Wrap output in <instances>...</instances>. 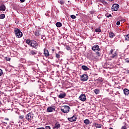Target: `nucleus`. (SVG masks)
Instances as JSON below:
<instances>
[{
  "instance_id": "7",
  "label": "nucleus",
  "mask_w": 129,
  "mask_h": 129,
  "mask_svg": "<svg viewBox=\"0 0 129 129\" xmlns=\"http://www.w3.org/2000/svg\"><path fill=\"white\" fill-rule=\"evenodd\" d=\"M88 80V76L86 74H84L81 76V81H87Z\"/></svg>"
},
{
  "instance_id": "14",
  "label": "nucleus",
  "mask_w": 129,
  "mask_h": 129,
  "mask_svg": "<svg viewBox=\"0 0 129 129\" xmlns=\"http://www.w3.org/2000/svg\"><path fill=\"white\" fill-rule=\"evenodd\" d=\"M123 93H124V94H125V95H128V94H129V90L128 89L125 88L123 90Z\"/></svg>"
},
{
  "instance_id": "21",
  "label": "nucleus",
  "mask_w": 129,
  "mask_h": 129,
  "mask_svg": "<svg viewBox=\"0 0 129 129\" xmlns=\"http://www.w3.org/2000/svg\"><path fill=\"white\" fill-rule=\"evenodd\" d=\"M56 26L57 28H60V27H62V23H61V22H57Z\"/></svg>"
},
{
  "instance_id": "28",
  "label": "nucleus",
  "mask_w": 129,
  "mask_h": 129,
  "mask_svg": "<svg viewBox=\"0 0 129 129\" xmlns=\"http://www.w3.org/2000/svg\"><path fill=\"white\" fill-rule=\"evenodd\" d=\"M94 92L96 94H99V90L95 89Z\"/></svg>"
},
{
  "instance_id": "47",
  "label": "nucleus",
  "mask_w": 129,
  "mask_h": 129,
  "mask_svg": "<svg viewBox=\"0 0 129 129\" xmlns=\"http://www.w3.org/2000/svg\"><path fill=\"white\" fill-rule=\"evenodd\" d=\"M52 50L54 51V49H52Z\"/></svg>"
},
{
  "instance_id": "8",
  "label": "nucleus",
  "mask_w": 129,
  "mask_h": 129,
  "mask_svg": "<svg viewBox=\"0 0 129 129\" xmlns=\"http://www.w3.org/2000/svg\"><path fill=\"white\" fill-rule=\"evenodd\" d=\"M79 100L85 101L86 100V96L84 94H82L79 97Z\"/></svg>"
},
{
  "instance_id": "38",
  "label": "nucleus",
  "mask_w": 129,
  "mask_h": 129,
  "mask_svg": "<svg viewBox=\"0 0 129 129\" xmlns=\"http://www.w3.org/2000/svg\"><path fill=\"white\" fill-rule=\"evenodd\" d=\"M7 61H11V58L10 57H6Z\"/></svg>"
},
{
  "instance_id": "15",
  "label": "nucleus",
  "mask_w": 129,
  "mask_h": 129,
  "mask_svg": "<svg viewBox=\"0 0 129 129\" xmlns=\"http://www.w3.org/2000/svg\"><path fill=\"white\" fill-rule=\"evenodd\" d=\"M93 125H94V126H95L96 127H97L98 128H100L101 127V124H98L96 122L93 123Z\"/></svg>"
},
{
  "instance_id": "43",
  "label": "nucleus",
  "mask_w": 129,
  "mask_h": 129,
  "mask_svg": "<svg viewBox=\"0 0 129 129\" xmlns=\"http://www.w3.org/2000/svg\"><path fill=\"white\" fill-rule=\"evenodd\" d=\"M25 0H20L21 3H24L25 2Z\"/></svg>"
},
{
  "instance_id": "44",
  "label": "nucleus",
  "mask_w": 129,
  "mask_h": 129,
  "mask_svg": "<svg viewBox=\"0 0 129 129\" xmlns=\"http://www.w3.org/2000/svg\"><path fill=\"white\" fill-rule=\"evenodd\" d=\"M5 120H9V118H5Z\"/></svg>"
},
{
  "instance_id": "39",
  "label": "nucleus",
  "mask_w": 129,
  "mask_h": 129,
  "mask_svg": "<svg viewBox=\"0 0 129 129\" xmlns=\"http://www.w3.org/2000/svg\"><path fill=\"white\" fill-rule=\"evenodd\" d=\"M127 127H126V126L125 125H124V126H122L121 128V129H126Z\"/></svg>"
},
{
  "instance_id": "40",
  "label": "nucleus",
  "mask_w": 129,
  "mask_h": 129,
  "mask_svg": "<svg viewBox=\"0 0 129 129\" xmlns=\"http://www.w3.org/2000/svg\"><path fill=\"white\" fill-rule=\"evenodd\" d=\"M45 129H51V127L50 126H46Z\"/></svg>"
},
{
  "instance_id": "3",
  "label": "nucleus",
  "mask_w": 129,
  "mask_h": 129,
  "mask_svg": "<svg viewBox=\"0 0 129 129\" xmlns=\"http://www.w3.org/2000/svg\"><path fill=\"white\" fill-rule=\"evenodd\" d=\"M109 55L110 58H112V59H114V58H117V52L115 51V50L111 49Z\"/></svg>"
},
{
  "instance_id": "11",
  "label": "nucleus",
  "mask_w": 129,
  "mask_h": 129,
  "mask_svg": "<svg viewBox=\"0 0 129 129\" xmlns=\"http://www.w3.org/2000/svg\"><path fill=\"white\" fill-rule=\"evenodd\" d=\"M44 55L45 57H49L50 56V54L49 53V51L46 48L44 49Z\"/></svg>"
},
{
  "instance_id": "29",
  "label": "nucleus",
  "mask_w": 129,
  "mask_h": 129,
  "mask_svg": "<svg viewBox=\"0 0 129 129\" xmlns=\"http://www.w3.org/2000/svg\"><path fill=\"white\" fill-rule=\"evenodd\" d=\"M24 115H21L19 116V118L20 119H22L23 121H25V120L24 119Z\"/></svg>"
},
{
  "instance_id": "46",
  "label": "nucleus",
  "mask_w": 129,
  "mask_h": 129,
  "mask_svg": "<svg viewBox=\"0 0 129 129\" xmlns=\"http://www.w3.org/2000/svg\"><path fill=\"white\" fill-rule=\"evenodd\" d=\"M4 123H6V124H7L8 123L7 122H3Z\"/></svg>"
},
{
  "instance_id": "16",
  "label": "nucleus",
  "mask_w": 129,
  "mask_h": 129,
  "mask_svg": "<svg viewBox=\"0 0 129 129\" xmlns=\"http://www.w3.org/2000/svg\"><path fill=\"white\" fill-rule=\"evenodd\" d=\"M37 53H38V52L36 50H31L29 53V55H36L37 54Z\"/></svg>"
},
{
  "instance_id": "6",
  "label": "nucleus",
  "mask_w": 129,
  "mask_h": 129,
  "mask_svg": "<svg viewBox=\"0 0 129 129\" xmlns=\"http://www.w3.org/2000/svg\"><path fill=\"white\" fill-rule=\"evenodd\" d=\"M92 50L94 51V52H97L98 51H100V48H99V46L98 45H95L92 46Z\"/></svg>"
},
{
  "instance_id": "12",
  "label": "nucleus",
  "mask_w": 129,
  "mask_h": 129,
  "mask_svg": "<svg viewBox=\"0 0 129 129\" xmlns=\"http://www.w3.org/2000/svg\"><path fill=\"white\" fill-rule=\"evenodd\" d=\"M53 110H55V107L54 106L47 108V112H52Z\"/></svg>"
},
{
  "instance_id": "45",
  "label": "nucleus",
  "mask_w": 129,
  "mask_h": 129,
  "mask_svg": "<svg viewBox=\"0 0 129 129\" xmlns=\"http://www.w3.org/2000/svg\"><path fill=\"white\" fill-rule=\"evenodd\" d=\"M109 2H112L113 0H108Z\"/></svg>"
},
{
  "instance_id": "23",
  "label": "nucleus",
  "mask_w": 129,
  "mask_h": 129,
  "mask_svg": "<svg viewBox=\"0 0 129 129\" xmlns=\"http://www.w3.org/2000/svg\"><path fill=\"white\" fill-rule=\"evenodd\" d=\"M114 33H113V32H109V37L110 38H113V37H114Z\"/></svg>"
},
{
  "instance_id": "24",
  "label": "nucleus",
  "mask_w": 129,
  "mask_h": 129,
  "mask_svg": "<svg viewBox=\"0 0 129 129\" xmlns=\"http://www.w3.org/2000/svg\"><path fill=\"white\" fill-rule=\"evenodd\" d=\"M5 18H6V15H5V14H1L0 15V19H5Z\"/></svg>"
},
{
  "instance_id": "1",
  "label": "nucleus",
  "mask_w": 129,
  "mask_h": 129,
  "mask_svg": "<svg viewBox=\"0 0 129 129\" xmlns=\"http://www.w3.org/2000/svg\"><path fill=\"white\" fill-rule=\"evenodd\" d=\"M26 44H28L29 46H31V47H32V48H34V49H37L39 45L36 41L30 40L29 39H27L26 40Z\"/></svg>"
},
{
  "instance_id": "10",
  "label": "nucleus",
  "mask_w": 129,
  "mask_h": 129,
  "mask_svg": "<svg viewBox=\"0 0 129 129\" xmlns=\"http://www.w3.org/2000/svg\"><path fill=\"white\" fill-rule=\"evenodd\" d=\"M68 119L69 121H71V122H73V121H76L77 118H76V116L74 115L71 117L68 118Z\"/></svg>"
},
{
  "instance_id": "5",
  "label": "nucleus",
  "mask_w": 129,
  "mask_h": 129,
  "mask_svg": "<svg viewBox=\"0 0 129 129\" xmlns=\"http://www.w3.org/2000/svg\"><path fill=\"white\" fill-rule=\"evenodd\" d=\"M33 118H34V115L31 112L29 113L25 116V119L28 120V121H30V120H32Z\"/></svg>"
},
{
  "instance_id": "35",
  "label": "nucleus",
  "mask_w": 129,
  "mask_h": 129,
  "mask_svg": "<svg viewBox=\"0 0 129 129\" xmlns=\"http://www.w3.org/2000/svg\"><path fill=\"white\" fill-rule=\"evenodd\" d=\"M56 57L59 59V58H60V54L56 53Z\"/></svg>"
},
{
  "instance_id": "48",
  "label": "nucleus",
  "mask_w": 129,
  "mask_h": 129,
  "mask_svg": "<svg viewBox=\"0 0 129 129\" xmlns=\"http://www.w3.org/2000/svg\"><path fill=\"white\" fill-rule=\"evenodd\" d=\"M1 104H2V103H1V101H0V105H1Z\"/></svg>"
},
{
  "instance_id": "27",
  "label": "nucleus",
  "mask_w": 129,
  "mask_h": 129,
  "mask_svg": "<svg viewBox=\"0 0 129 129\" xmlns=\"http://www.w3.org/2000/svg\"><path fill=\"white\" fill-rule=\"evenodd\" d=\"M125 39L126 41H129V34H127L125 36Z\"/></svg>"
},
{
  "instance_id": "25",
  "label": "nucleus",
  "mask_w": 129,
  "mask_h": 129,
  "mask_svg": "<svg viewBox=\"0 0 129 129\" xmlns=\"http://www.w3.org/2000/svg\"><path fill=\"white\" fill-rule=\"evenodd\" d=\"M95 32H96L97 33H100V32H101V30L99 28H96L95 29Z\"/></svg>"
},
{
  "instance_id": "18",
  "label": "nucleus",
  "mask_w": 129,
  "mask_h": 129,
  "mask_svg": "<svg viewBox=\"0 0 129 129\" xmlns=\"http://www.w3.org/2000/svg\"><path fill=\"white\" fill-rule=\"evenodd\" d=\"M0 11H2L3 12H5V11H6V6L4 5L0 6Z\"/></svg>"
},
{
  "instance_id": "30",
  "label": "nucleus",
  "mask_w": 129,
  "mask_h": 129,
  "mask_svg": "<svg viewBox=\"0 0 129 129\" xmlns=\"http://www.w3.org/2000/svg\"><path fill=\"white\" fill-rule=\"evenodd\" d=\"M96 54L97 56H98V57H100V52L96 51Z\"/></svg>"
},
{
  "instance_id": "2",
  "label": "nucleus",
  "mask_w": 129,
  "mask_h": 129,
  "mask_svg": "<svg viewBox=\"0 0 129 129\" xmlns=\"http://www.w3.org/2000/svg\"><path fill=\"white\" fill-rule=\"evenodd\" d=\"M14 32L15 33V35L17 38H22V37H23V33L19 28H15L14 29Z\"/></svg>"
},
{
  "instance_id": "26",
  "label": "nucleus",
  "mask_w": 129,
  "mask_h": 129,
  "mask_svg": "<svg viewBox=\"0 0 129 129\" xmlns=\"http://www.w3.org/2000/svg\"><path fill=\"white\" fill-rule=\"evenodd\" d=\"M100 2L104 5H107V3H106V2H105L104 0H100Z\"/></svg>"
},
{
  "instance_id": "4",
  "label": "nucleus",
  "mask_w": 129,
  "mask_h": 129,
  "mask_svg": "<svg viewBox=\"0 0 129 129\" xmlns=\"http://www.w3.org/2000/svg\"><path fill=\"white\" fill-rule=\"evenodd\" d=\"M61 111L63 113H68L70 111V107L69 106H62L60 109Z\"/></svg>"
},
{
  "instance_id": "20",
  "label": "nucleus",
  "mask_w": 129,
  "mask_h": 129,
  "mask_svg": "<svg viewBox=\"0 0 129 129\" xmlns=\"http://www.w3.org/2000/svg\"><path fill=\"white\" fill-rule=\"evenodd\" d=\"M59 127H60V124L59 123H56L55 124L54 127H53V128L58 129Z\"/></svg>"
},
{
  "instance_id": "33",
  "label": "nucleus",
  "mask_w": 129,
  "mask_h": 129,
  "mask_svg": "<svg viewBox=\"0 0 129 129\" xmlns=\"http://www.w3.org/2000/svg\"><path fill=\"white\" fill-rule=\"evenodd\" d=\"M58 3H59V4H60V5H63V4H64V2H63V1H62V0L59 1Z\"/></svg>"
},
{
  "instance_id": "9",
  "label": "nucleus",
  "mask_w": 129,
  "mask_h": 129,
  "mask_svg": "<svg viewBox=\"0 0 129 129\" xmlns=\"http://www.w3.org/2000/svg\"><path fill=\"white\" fill-rule=\"evenodd\" d=\"M119 8V5L117 4H114L112 5L111 8L112 11H113V12H115L117 11V10H118Z\"/></svg>"
},
{
  "instance_id": "36",
  "label": "nucleus",
  "mask_w": 129,
  "mask_h": 129,
  "mask_svg": "<svg viewBox=\"0 0 129 129\" xmlns=\"http://www.w3.org/2000/svg\"><path fill=\"white\" fill-rule=\"evenodd\" d=\"M125 62H126V63H129V58H125Z\"/></svg>"
},
{
  "instance_id": "22",
  "label": "nucleus",
  "mask_w": 129,
  "mask_h": 129,
  "mask_svg": "<svg viewBox=\"0 0 129 129\" xmlns=\"http://www.w3.org/2000/svg\"><path fill=\"white\" fill-rule=\"evenodd\" d=\"M84 123H85L86 125L89 124V123H90V121H89L88 119H85L84 120Z\"/></svg>"
},
{
  "instance_id": "19",
  "label": "nucleus",
  "mask_w": 129,
  "mask_h": 129,
  "mask_svg": "<svg viewBox=\"0 0 129 129\" xmlns=\"http://www.w3.org/2000/svg\"><path fill=\"white\" fill-rule=\"evenodd\" d=\"M34 35L36 36V37H39L41 34H40L39 30H36L34 32Z\"/></svg>"
},
{
  "instance_id": "34",
  "label": "nucleus",
  "mask_w": 129,
  "mask_h": 129,
  "mask_svg": "<svg viewBox=\"0 0 129 129\" xmlns=\"http://www.w3.org/2000/svg\"><path fill=\"white\" fill-rule=\"evenodd\" d=\"M71 18H72V19H76V16H75V15H71Z\"/></svg>"
},
{
  "instance_id": "42",
  "label": "nucleus",
  "mask_w": 129,
  "mask_h": 129,
  "mask_svg": "<svg viewBox=\"0 0 129 129\" xmlns=\"http://www.w3.org/2000/svg\"><path fill=\"white\" fill-rule=\"evenodd\" d=\"M36 129H45V128L44 127H39Z\"/></svg>"
},
{
  "instance_id": "31",
  "label": "nucleus",
  "mask_w": 129,
  "mask_h": 129,
  "mask_svg": "<svg viewBox=\"0 0 129 129\" xmlns=\"http://www.w3.org/2000/svg\"><path fill=\"white\" fill-rule=\"evenodd\" d=\"M4 74V72L3 71V70L0 69V76H2Z\"/></svg>"
},
{
  "instance_id": "37",
  "label": "nucleus",
  "mask_w": 129,
  "mask_h": 129,
  "mask_svg": "<svg viewBox=\"0 0 129 129\" xmlns=\"http://www.w3.org/2000/svg\"><path fill=\"white\" fill-rule=\"evenodd\" d=\"M66 49H67V50H70V46H69V45H67V46H66Z\"/></svg>"
},
{
  "instance_id": "13",
  "label": "nucleus",
  "mask_w": 129,
  "mask_h": 129,
  "mask_svg": "<svg viewBox=\"0 0 129 129\" xmlns=\"http://www.w3.org/2000/svg\"><path fill=\"white\" fill-rule=\"evenodd\" d=\"M66 97V93H63L62 94H60L58 95V98L62 99V98H65Z\"/></svg>"
},
{
  "instance_id": "41",
  "label": "nucleus",
  "mask_w": 129,
  "mask_h": 129,
  "mask_svg": "<svg viewBox=\"0 0 129 129\" xmlns=\"http://www.w3.org/2000/svg\"><path fill=\"white\" fill-rule=\"evenodd\" d=\"M116 25L117 26H119V25H120V22L117 21L116 23Z\"/></svg>"
},
{
  "instance_id": "17",
  "label": "nucleus",
  "mask_w": 129,
  "mask_h": 129,
  "mask_svg": "<svg viewBox=\"0 0 129 129\" xmlns=\"http://www.w3.org/2000/svg\"><path fill=\"white\" fill-rule=\"evenodd\" d=\"M82 69L84 70V71H88V70H89V68H88L86 66H82Z\"/></svg>"
},
{
  "instance_id": "32",
  "label": "nucleus",
  "mask_w": 129,
  "mask_h": 129,
  "mask_svg": "<svg viewBox=\"0 0 129 129\" xmlns=\"http://www.w3.org/2000/svg\"><path fill=\"white\" fill-rule=\"evenodd\" d=\"M105 16H106L107 18H110V17H111V14H106L105 15Z\"/></svg>"
}]
</instances>
